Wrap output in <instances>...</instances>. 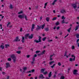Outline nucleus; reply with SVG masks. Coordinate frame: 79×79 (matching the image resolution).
I'll use <instances>...</instances> for the list:
<instances>
[{"label":"nucleus","instance_id":"obj_22","mask_svg":"<svg viewBox=\"0 0 79 79\" xmlns=\"http://www.w3.org/2000/svg\"><path fill=\"white\" fill-rule=\"evenodd\" d=\"M46 20L47 21V22H49V18L47 17L46 18Z\"/></svg>","mask_w":79,"mask_h":79},{"label":"nucleus","instance_id":"obj_35","mask_svg":"<svg viewBox=\"0 0 79 79\" xmlns=\"http://www.w3.org/2000/svg\"><path fill=\"white\" fill-rule=\"evenodd\" d=\"M29 35V33L26 34L25 35V36H26V37H28Z\"/></svg>","mask_w":79,"mask_h":79},{"label":"nucleus","instance_id":"obj_50","mask_svg":"<svg viewBox=\"0 0 79 79\" xmlns=\"http://www.w3.org/2000/svg\"><path fill=\"white\" fill-rule=\"evenodd\" d=\"M20 32H22V31H23V28H20Z\"/></svg>","mask_w":79,"mask_h":79},{"label":"nucleus","instance_id":"obj_21","mask_svg":"<svg viewBox=\"0 0 79 79\" xmlns=\"http://www.w3.org/2000/svg\"><path fill=\"white\" fill-rule=\"evenodd\" d=\"M43 74L44 75H46V74H48V72H47V71H45V72H44Z\"/></svg>","mask_w":79,"mask_h":79},{"label":"nucleus","instance_id":"obj_16","mask_svg":"<svg viewBox=\"0 0 79 79\" xmlns=\"http://www.w3.org/2000/svg\"><path fill=\"white\" fill-rule=\"evenodd\" d=\"M25 39H24V37H22V43H24V40H25Z\"/></svg>","mask_w":79,"mask_h":79},{"label":"nucleus","instance_id":"obj_40","mask_svg":"<svg viewBox=\"0 0 79 79\" xmlns=\"http://www.w3.org/2000/svg\"><path fill=\"white\" fill-rule=\"evenodd\" d=\"M58 65H59V66H61V64L60 62L58 63Z\"/></svg>","mask_w":79,"mask_h":79},{"label":"nucleus","instance_id":"obj_43","mask_svg":"<svg viewBox=\"0 0 79 79\" xmlns=\"http://www.w3.org/2000/svg\"><path fill=\"white\" fill-rule=\"evenodd\" d=\"M53 41V40H48V42H52Z\"/></svg>","mask_w":79,"mask_h":79},{"label":"nucleus","instance_id":"obj_63","mask_svg":"<svg viewBox=\"0 0 79 79\" xmlns=\"http://www.w3.org/2000/svg\"><path fill=\"white\" fill-rule=\"evenodd\" d=\"M56 28V26H55L54 27H53V29H55Z\"/></svg>","mask_w":79,"mask_h":79},{"label":"nucleus","instance_id":"obj_15","mask_svg":"<svg viewBox=\"0 0 79 79\" xmlns=\"http://www.w3.org/2000/svg\"><path fill=\"white\" fill-rule=\"evenodd\" d=\"M49 77H51V76H52V72H50L49 73V74L48 75Z\"/></svg>","mask_w":79,"mask_h":79},{"label":"nucleus","instance_id":"obj_4","mask_svg":"<svg viewBox=\"0 0 79 79\" xmlns=\"http://www.w3.org/2000/svg\"><path fill=\"white\" fill-rule=\"evenodd\" d=\"M72 57H74L73 59L72 58H70L69 59V61H75V58H76V56H75L74 55H72Z\"/></svg>","mask_w":79,"mask_h":79},{"label":"nucleus","instance_id":"obj_18","mask_svg":"<svg viewBox=\"0 0 79 79\" xmlns=\"http://www.w3.org/2000/svg\"><path fill=\"white\" fill-rule=\"evenodd\" d=\"M45 26V23H44L43 25H42L41 26V29H43L44 28V27Z\"/></svg>","mask_w":79,"mask_h":79},{"label":"nucleus","instance_id":"obj_20","mask_svg":"<svg viewBox=\"0 0 79 79\" xmlns=\"http://www.w3.org/2000/svg\"><path fill=\"white\" fill-rule=\"evenodd\" d=\"M55 63V61H52L50 62L49 64H50V65H52V63Z\"/></svg>","mask_w":79,"mask_h":79},{"label":"nucleus","instance_id":"obj_13","mask_svg":"<svg viewBox=\"0 0 79 79\" xmlns=\"http://www.w3.org/2000/svg\"><path fill=\"white\" fill-rule=\"evenodd\" d=\"M33 38V35L32 34H31V35H30L28 37V39H32Z\"/></svg>","mask_w":79,"mask_h":79},{"label":"nucleus","instance_id":"obj_62","mask_svg":"<svg viewBox=\"0 0 79 79\" xmlns=\"http://www.w3.org/2000/svg\"><path fill=\"white\" fill-rule=\"evenodd\" d=\"M35 57H37V54H35L34 58H35Z\"/></svg>","mask_w":79,"mask_h":79},{"label":"nucleus","instance_id":"obj_6","mask_svg":"<svg viewBox=\"0 0 79 79\" xmlns=\"http://www.w3.org/2000/svg\"><path fill=\"white\" fill-rule=\"evenodd\" d=\"M77 70L76 69L74 70L73 72V74H74L75 75H77L78 74V73H77Z\"/></svg>","mask_w":79,"mask_h":79},{"label":"nucleus","instance_id":"obj_19","mask_svg":"<svg viewBox=\"0 0 79 79\" xmlns=\"http://www.w3.org/2000/svg\"><path fill=\"white\" fill-rule=\"evenodd\" d=\"M0 48H1L2 50V49H4V48H5V47L4 46H3V45H1L0 46Z\"/></svg>","mask_w":79,"mask_h":79},{"label":"nucleus","instance_id":"obj_11","mask_svg":"<svg viewBox=\"0 0 79 79\" xmlns=\"http://www.w3.org/2000/svg\"><path fill=\"white\" fill-rule=\"evenodd\" d=\"M34 27H35V25L34 24H32V27L31 29V32H32V31H33V29H34Z\"/></svg>","mask_w":79,"mask_h":79},{"label":"nucleus","instance_id":"obj_28","mask_svg":"<svg viewBox=\"0 0 79 79\" xmlns=\"http://www.w3.org/2000/svg\"><path fill=\"white\" fill-rule=\"evenodd\" d=\"M27 69V67H24L23 68V70L24 71H26V69Z\"/></svg>","mask_w":79,"mask_h":79},{"label":"nucleus","instance_id":"obj_42","mask_svg":"<svg viewBox=\"0 0 79 79\" xmlns=\"http://www.w3.org/2000/svg\"><path fill=\"white\" fill-rule=\"evenodd\" d=\"M40 52V51H36V54L39 53V52Z\"/></svg>","mask_w":79,"mask_h":79},{"label":"nucleus","instance_id":"obj_51","mask_svg":"<svg viewBox=\"0 0 79 79\" xmlns=\"http://www.w3.org/2000/svg\"><path fill=\"white\" fill-rule=\"evenodd\" d=\"M53 55H51L50 56V58H52V57H53Z\"/></svg>","mask_w":79,"mask_h":79},{"label":"nucleus","instance_id":"obj_30","mask_svg":"<svg viewBox=\"0 0 79 79\" xmlns=\"http://www.w3.org/2000/svg\"><path fill=\"white\" fill-rule=\"evenodd\" d=\"M56 26L59 25V24H60V23H59V22H57V23H56Z\"/></svg>","mask_w":79,"mask_h":79},{"label":"nucleus","instance_id":"obj_49","mask_svg":"<svg viewBox=\"0 0 79 79\" xmlns=\"http://www.w3.org/2000/svg\"><path fill=\"white\" fill-rule=\"evenodd\" d=\"M27 58H29L30 57V55H27Z\"/></svg>","mask_w":79,"mask_h":79},{"label":"nucleus","instance_id":"obj_14","mask_svg":"<svg viewBox=\"0 0 79 79\" xmlns=\"http://www.w3.org/2000/svg\"><path fill=\"white\" fill-rule=\"evenodd\" d=\"M45 70V69H42L41 70V72L43 74V73H44Z\"/></svg>","mask_w":79,"mask_h":79},{"label":"nucleus","instance_id":"obj_47","mask_svg":"<svg viewBox=\"0 0 79 79\" xmlns=\"http://www.w3.org/2000/svg\"><path fill=\"white\" fill-rule=\"evenodd\" d=\"M79 39H77V44H78V42H79Z\"/></svg>","mask_w":79,"mask_h":79},{"label":"nucleus","instance_id":"obj_57","mask_svg":"<svg viewBox=\"0 0 79 79\" xmlns=\"http://www.w3.org/2000/svg\"><path fill=\"white\" fill-rule=\"evenodd\" d=\"M54 78H55L56 77V74H55L53 76Z\"/></svg>","mask_w":79,"mask_h":79},{"label":"nucleus","instance_id":"obj_26","mask_svg":"<svg viewBox=\"0 0 79 79\" xmlns=\"http://www.w3.org/2000/svg\"><path fill=\"white\" fill-rule=\"evenodd\" d=\"M65 77H64V76H61L60 78V79H65Z\"/></svg>","mask_w":79,"mask_h":79},{"label":"nucleus","instance_id":"obj_45","mask_svg":"<svg viewBox=\"0 0 79 79\" xmlns=\"http://www.w3.org/2000/svg\"><path fill=\"white\" fill-rule=\"evenodd\" d=\"M75 48H74V46H73L72 47V49H74Z\"/></svg>","mask_w":79,"mask_h":79},{"label":"nucleus","instance_id":"obj_25","mask_svg":"<svg viewBox=\"0 0 79 79\" xmlns=\"http://www.w3.org/2000/svg\"><path fill=\"white\" fill-rule=\"evenodd\" d=\"M45 52V50H44L41 53V55H44V53Z\"/></svg>","mask_w":79,"mask_h":79},{"label":"nucleus","instance_id":"obj_34","mask_svg":"<svg viewBox=\"0 0 79 79\" xmlns=\"http://www.w3.org/2000/svg\"><path fill=\"white\" fill-rule=\"evenodd\" d=\"M77 38V39H78L79 38V34H77L76 35Z\"/></svg>","mask_w":79,"mask_h":79},{"label":"nucleus","instance_id":"obj_29","mask_svg":"<svg viewBox=\"0 0 79 79\" xmlns=\"http://www.w3.org/2000/svg\"><path fill=\"white\" fill-rule=\"evenodd\" d=\"M47 39V37H44V38L42 39V40L43 41H45V40Z\"/></svg>","mask_w":79,"mask_h":79},{"label":"nucleus","instance_id":"obj_56","mask_svg":"<svg viewBox=\"0 0 79 79\" xmlns=\"http://www.w3.org/2000/svg\"><path fill=\"white\" fill-rule=\"evenodd\" d=\"M55 2H53V3H52V5H55Z\"/></svg>","mask_w":79,"mask_h":79},{"label":"nucleus","instance_id":"obj_41","mask_svg":"<svg viewBox=\"0 0 79 79\" xmlns=\"http://www.w3.org/2000/svg\"><path fill=\"white\" fill-rule=\"evenodd\" d=\"M66 18H64V16H63L62 17L61 19H65Z\"/></svg>","mask_w":79,"mask_h":79},{"label":"nucleus","instance_id":"obj_7","mask_svg":"<svg viewBox=\"0 0 79 79\" xmlns=\"http://www.w3.org/2000/svg\"><path fill=\"white\" fill-rule=\"evenodd\" d=\"M6 64V68H8L9 67H11V66H10V63H7Z\"/></svg>","mask_w":79,"mask_h":79},{"label":"nucleus","instance_id":"obj_61","mask_svg":"<svg viewBox=\"0 0 79 79\" xmlns=\"http://www.w3.org/2000/svg\"><path fill=\"white\" fill-rule=\"evenodd\" d=\"M49 60H50V61H52V60H53V58H50L49 59Z\"/></svg>","mask_w":79,"mask_h":79},{"label":"nucleus","instance_id":"obj_53","mask_svg":"<svg viewBox=\"0 0 79 79\" xmlns=\"http://www.w3.org/2000/svg\"><path fill=\"white\" fill-rule=\"evenodd\" d=\"M47 3H48V2H46V3L44 4V6H46L47 5Z\"/></svg>","mask_w":79,"mask_h":79},{"label":"nucleus","instance_id":"obj_10","mask_svg":"<svg viewBox=\"0 0 79 79\" xmlns=\"http://www.w3.org/2000/svg\"><path fill=\"white\" fill-rule=\"evenodd\" d=\"M39 77L41 79H44V78H45V77L44 76V75H43L42 74H41L40 75Z\"/></svg>","mask_w":79,"mask_h":79},{"label":"nucleus","instance_id":"obj_2","mask_svg":"<svg viewBox=\"0 0 79 79\" xmlns=\"http://www.w3.org/2000/svg\"><path fill=\"white\" fill-rule=\"evenodd\" d=\"M11 58L13 60V62L15 63L16 61V57L15 55H12L10 56Z\"/></svg>","mask_w":79,"mask_h":79},{"label":"nucleus","instance_id":"obj_44","mask_svg":"<svg viewBox=\"0 0 79 79\" xmlns=\"http://www.w3.org/2000/svg\"><path fill=\"white\" fill-rule=\"evenodd\" d=\"M31 71V73H34V71H35V70H34V69H33Z\"/></svg>","mask_w":79,"mask_h":79},{"label":"nucleus","instance_id":"obj_38","mask_svg":"<svg viewBox=\"0 0 79 79\" xmlns=\"http://www.w3.org/2000/svg\"><path fill=\"white\" fill-rule=\"evenodd\" d=\"M17 53H18V54H20V53H21V51H17Z\"/></svg>","mask_w":79,"mask_h":79},{"label":"nucleus","instance_id":"obj_1","mask_svg":"<svg viewBox=\"0 0 79 79\" xmlns=\"http://www.w3.org/2000/svg\"><path fill=\"white\" fill-rule=\"evenodd\" d=\"M18 17L20 19H24V18H25V20L26 21H28V19H27V17L26 16V15L23 14V15H19L18 16Z\"/></svg>","mask_w":79,"mask_h":79},{"label":"nucleus","instance_id":"obj_8","mask_svg":"<svg viewBox=\"0 0 79 79\" xmlns=\"http://www.w3.org/2000/svg\"><path fill=\"white\" fill-rule=\"evenodd\" d=\"M18 40H19V37H16L15 39L13 40V42H17L18 41Z\"/></svg>","mask_w":79,"mask_h":79},{"label":"nucleus","instance_id":"obj_39","mask_svg":"<svg viewBox=\"0 0 79 79\" xmlns=\"http://www.w3.org/2000/svg\"><path fill=\"white\" fill-rule=\"evenodd\" d=\"M8 61H11V58H9L7 60Z\"/></svg>","mask_w":79,"mask_h":79},{"label":"nucleus","instance_id":"obj_59","mask_svg":"<svg viewBox=\"0 0 79 79\" xmlns=\"http://www.w3.org/2000/svg\"><path fill=\"white\" fill-rule=\"evenodd\" d=\"M2 74H6V73H5V72H2Z\"/></svg>","mask_w":79,"mask_h":79},{"label":"nucleus","instance_id":"obj_17","mask_svg":"<svg viewBox=\"0 0 79 79\" xmlns=\"http://www.w3.org/2000/svg\"><path fill=\"white\" fill-rule=\"evenodd\" d=\"M8 47H10V45L8 44H5V48H8Z\"/></svg>","mask_w":79,"mask_h":79},{"label":"nucleus","instance_id":"obj_46","mask_svg":"<svg viewBox=\"0 0 79 79\" xmlns=\"http://www.w3.org/2000/svg\"><path fill=\"white\" fill-rule=\"evenodd\" d=\"M23 48L22 47H18V49H22Z\"/></svg>","mask_w":79,"mask_h":79},{"label":"nucleus","instance_id":"obj_36","mask_svg":"<svg viewBox=\"0 0 79 79\" xmlns=\"http://www.w3.org/2000/svg\"><path fill=\"white\" fill-rule=\"evenodd\" d=\"M56 17H54L53 18L52 20V21H54L55 20H56Z\"/></svg>","mask_w":79,"mask_h":79},{"label":"nucleus","instance_id":"obj_48","mask_svg":"<svg viewBox=\"0 0 79 79\" xmlns=\"http://www.w3.org/2000/svg\"><path fill=\"white\" fill-rule=\"evenodd\" d=\"M62 23H65V22H64V19L62 21Z\"/></svg>","mask_w":79,"mask_h":79},{"label":"nucleus","instance_id":"obj_60","mask_svg":"<svg viewBox=\"0 0 79 79\" xmlns=\"http://www.w3.org/2000/svg\"><path fill=\"white\" fill-rule=\"evenodd\" d=\"M25 72H26V71L25 70H24L23 71V72H22V74H23L24 73H25Z\"/></svg>","mask_w":79,"mask_h":79},{"label":"nucleus","instance_id":"obj_58","mask_svg":"<svg viewBox=\"0 0 79 79\" xmlns=\"http://www.w3.org/2000/svg\"><path fill=\"white\" fill-rule=\"evenodd\" d=\"M0 27H1V29H2V24H0Z\"/></svg>","mask_w":79,"mask_h":79},{"label":"nucleus","instance_id":"obj_32","mask_svg":"<svg viewBox=\"0 0 79 79\" xmlns=\"http://www.w3.org/2000/svg\"><path fill=\"white\" fill-rule=\"evenodd\" d=\"M66 55H67V51H65L64 55V56H66Z\"/></svg>","mask_w":79,"mask_h":79},{"label":"nucleus","instance_id":"obj_5","mask_svg":"<svg viewBox=\"0 0 79 79\" xmlns=\"http://www.w3.org/2000/svg\"><path fill=\"white\" fill-rule=\"evenodd\" d=\"M78 3L77 2H76L75 4H72V5L74 9H76L77 8V5Z\"/></svg>","mask_w":79,"mask_h":79},{"label":"nucleus","instance_id":"obj_37","mask_svg":"<svg viewBox=\"0 0 79 79\" xmlns=\"http://www.w3.org/2000/svg\"><path fill=\"white\" fill-rule=\"evenodd\" d=\"M10 24H11L10 22H8V23L7 24V26L8 27V26H9V25Z\"/></svg>","mask_w":79,"mask_h":79},{"label":"nucleus","instance_id":"obj_23","mask_svg":"<svg viewBox=\"0 0 79 79\" xmlns=\"http://www.w3.org/2000/svg\"><path fill=\"white\" fill-rule=\"evenodd\" d=\"M79 27V25H77L76 26V27H75V31H77V29H78V28Z\"/></svg>","mask_w":79,"mask_h":79},{"label":"nucleus","instance_id":"obj_31","mask_svg":"<svg viewBox=\"0 0 79 79\" xmlns=\"http://www.w3.org/2000/svg\"><path fill=\"white\" fill-rule=\"evenodd\" d=\"M71 27L69 28V29L68 30V31L69 32H70V30H71Z\"/></svg>","mask_w":79,"mask_h":79},{"label":"nucleus","instance_id":"obj_52","mask_svg":"<svg viewBox=\"0 0 79 79\" xmlns=\"http://www.w3.org/2000/svg\"><path fill=\"white\" fill-rule=\"evenodd\" d=\"M32 60H33V61H35V57H33Z\"/></svg>","mask_w":79,"mask_h":79},{"label":"nucleus","instance_id":"obj_3","mask_svg":"<svg viewBox=\"0 0 79 79\" xmlns=\"http://www.w3.org/2000/svg\"><path fill=\"white\" fill-rule=\"evenodd\" d=\"M39 38V39H38V40H34V42H36V43H39V42H42V37H41V36H39L38 37Z\"/></svg>","mask_w":79,"mask_h":79},{"label":"nucleus","instance_id":"obj_12","mask_svg":"<svg viewBox=\"0 0 79 79\" xmlns=\"http://www.w3.org/2000/svg\"><path fill=\"white\" fill-rule=\"evenodd\" d=\"M60 13H66V10L64 9H62L60 11Z\"/></svg>","mask_w":79,"mask_h":79},{"label":"nucleus","instance_id":"obj_33","mask_svg":"<svg viewBox=\"0 0 79 79\" xmlns=\"http://www.w3.org/2000/svg\"><path fill=\"white\" fill-rule=\"evenodd\" d=\"M10 8L11 9H12L13 8V6L12 5V4L10 5Z\"/></svg>","mask_w":79,"mask_h":79},{"label":"nucleus","instance_id":"obj_55","mask_svg":"<svg viewBox=\"0 0 79 79\" xmlns=\"http://www.w3.org/2000/svg\"><path fill=\"white\" fill-rule=\"evenodd\" d=\"M56 29H57V30H58V29H60V27H57Z\"/></svg>","mask_w":79,"mask_h":79},{"label":"nucleus","instance_id":"obj_24","mask_svg":"<svg viewBox=\"0 0 79 79\" xmlns=\"http://www.w3.org/2000/svg\"><path fill=\"white\" fill-rule=\"evenodd\" d=\"M44 30L46 31H48V30H49V28H46L44 29Z\"/></svg>","mask_w":79,"mask_h":79},{"label":"nucleus","instance_id":"obj_9","mask_svg":"<svg viewBox=\"0 0 79 79\" xmlns=\"http://www.w3.org/2000/svg\"><path fill=\"white\" fill-rule=\"evenodd\" d=\"M37 28H36V31H38V30H40L41 29V26H39L38 25H37Z\"/></svg>","mask_w":79,"mask_h":79},{"label":"nucleus","instance_id":"obj_64","mask_svg":"<svg viewBox=\"0 0 79 79\" xmlns=\"http://www.w3.org/2000/svg\"><path fill=\"white\" fill-rule=\"evenodd\" d=\"M35 8H36V9H38V6H37L35 7Z\"/></svg>","mask_w":79,"mask_h":79},{"label":"nucleus","instance_id":"obj_27","mask_svg":"<svg viewBox=\"0 0 79 79\" xmlns=\"http://www.w3.org/2000/svg\"><path fill=\"white\" fill-rule=\"evenodd\" d=\"M23 13V11L22 10H21L20 11L18 12V14H21V13Z\"/></svg>","mask_w":79,"mask_h":79},{"label":"nucleus","instance_id":"obj_54","mask_svg":"<svg viewBox=\"0 0 79 79\" xmlns=\"http://www.w3.org/2000/svg\"><path fill=\"white\" fill-rule=\"evenodd\" d=\"M7 79H10V76H7V77H6Z\"/></svg>","mask_w":79,"mask_h":79}]
</instances>
